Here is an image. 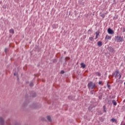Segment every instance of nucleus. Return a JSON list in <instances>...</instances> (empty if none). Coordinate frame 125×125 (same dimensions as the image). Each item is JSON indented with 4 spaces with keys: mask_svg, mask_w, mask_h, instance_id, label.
I'll list each match as a JSON object with an SVG mask.
<instances>
[{
    "mask_svg": "<svg viewBox=\"0 0 125 125\" xmlns=\"http://www.w3.org/2000/svg\"><path fill=\"white\" fill-rule=\"evenodd\" d=\"M88 87L89 88V89H94V88L96 87V84L92 82H90L88 84Z\"/></svg>",
    "mask_w": 125,
    "mask_h": 125,
    "instance_id": "nucleus-1",
    "label": "nucleus"
},
{
    "mask_svg": "<svg viewBox=\"0 0 125 125\" xmlns=\"http://www.w3.org/2000/svg\"><path fill=\"white\" fill-rule=\"evenodd\" d=\"M115 38L117 42H123V37L117 36L115 37Z\"/></svg>",
    "mask_w": 125,
    "mask_h": 125,
    "instance_id": "nucleus-2",
    "label": "nucleus"
},
{
    "mask_svg": "<svg viewBox=\"0 0 125 125\" xmlns=\"http://www.w3.org/2000/svg\"><path fill=\"white\" fill-rule=\"evenodd\" d=\"M107 32H108V34H109L110 35H113V34L114 33V31H113V30H112L110 28L108 29Z\"/></svg>",
    "mask_w": 125,
    "mask_h": 125,
    "instance_id": "nucleus-3",
    "label": "nucleus"
},
{
    "mask_svg": "<svg viewBox=\"0 0 125 125\" xmlns=\"http://www.w3.org/2000/svg\"><path fill=\"white\" fill-rule=\"evenodd\" d=\"M0 125H4V120L2 117H0Z\"/></svg>",
    "mask_w": 125,
    "mask_h": 125,
    "instance_id": "nucleus-4",
    "label": "nucleus"
},
{
    "mask_svg": "<svg viewBox=\"0 0 125 125\" xmlns=\"http://www.w3.org/2000/svg\"><path fill=\"white\" fill-rule=\"evenodd\" d=\"M108 50H109L110 52H112L113 53L115 52V50H114V48L111 46L108 47Z\"/></svg>",
    "mask_w": 125,
    "mask_h": 125,
    "instance_id": "nucleus-5",
    "label": "nucleus"
},
{
    "mask_svg": "<svg viewBox=\"0 0 125 125\" xmlns=\"http://www.w3.org/2000/svg\"><path fill=\"white\" fill-rule=\"evenodd\" d=\"M119 70H117L113 74V75H114L115 78L117 79L118 78V75H119Z\"/></svg>",
    "mask_w": 125,
    "mask_h": 125,
    "instance_id": "nucleus-6",
    "label": "nucleus"
},
{
    "mask_svg": "<svg viewBox=\"0 0 125 125\" xmlns=\"http://www.w3.org/2000/svg\"><path fill=\"white\" fill-rule=\"evenodd\" d=\"M111 38H112V37L109 35H106L105 38V40H111Z\"/></svg>",
    "mask_w": 125,
    "mask_h": 125,
    "instance_id": "nucleus-7",
    "label": "nucleus"
},
{
    "mask_svg": "<svg viewBox=\"0 0 125 125\" xmlns=\"http://www.w3.org/2000/svg\"><path fill=\"white\" fill-rule=\"evenodd\" d=\"M81 66L82 68H83V69H84V68H85V64L83 63H81Z\"/></svg>",
    "mask_w": 125,
    "mask_h": 125,
    "instance_id": "nucleus-8",
    "label": "nucleus"
},
{
    "mask_svg": "<svg viewBox=\"0 0 125 125\" xmlns=\"http://www.w3.org/2000/svg\"><path fill=\"white\" fill-rule=\"evenodd\" d=\"M98 45L99 46H102V42L101 41H99L98 42Z\"/></svg>",
    "mask_w": 125,
    "mask_h": 125,
    "instance_id": "nucleus-9",
    "label": "nucleus"
},
{
    "mask_svg": "<svg viewBox=\"0 0 125 125\" xmlns=\"http://www.w3.org/2000/svg\"><path fill=\"white\" fill-rule=\"evenodd\" d=\"M103 110L104 113H106V112H107V111L106 110V106L105 105L103 106Z\"/></svg>",
    "mask_w": 125,
    "mask_h": 125,
    "instance_id": "nucleus-10",
    "label": "nucleus"
},
{
    "mask_svg": "<svg viewBox=\"0 0 125 125\" xmlns=\"http://www.w3.org/2000/svg\"><path fill=\"white\" fill-rule=\"evenodd\" d=\"M112 103L113 104V105H114L115 106L117 105V102L116 101V100H113Z\"/></svg>",
    "mask_w": 125,
    "mask_h": 125,
    "instance_id": "nucleus-11",
    "label": "nucleus"
},
{
    "mask_svg": "<svg viewBox=\"0 0 125 125\" xmlns=\"http://www.w3.org/2000/svg\"><path fill=\"white\" fill-rule=\"evenodd\" d=\"M106 13H103L102 14L101 16V17H102L103 18H104V17H105V16H106Z\"/></svg>",
    "mask_w": 125,
    "mask_h": 125,
    "instance_id": "nucleus-12",
    "label": "nucleus"
},
{
    "mask_svg": "<svg viewBox=\"0 0 125 125\" xmlns=\"http://www.w3.org/2000/svg\"><path fill=\"white\" fill-rule=\"evenodd\" d=\"M9 32L11 33V34H14V30L13 29H10Z\"/></svg>",
    "mask_w": 125,
    "mask_h": 125,
    "instance_id": "nucleus-13",
    "label": "nucleus"
},
{
    "mask_svg": "<svg viewBox=\"0 0 125 125\" xmlns=\"http://www.w3.org/2000/svg\"><path fill=\"white\" fill-rule=\"evenodd\" d=\"M47 120L48 121H49V122H51V117H50V116H48L47 117Z\"/></svg>",
    "mask_w": 125,
    "mask_h": 125,
    "instance_id": "nucleus-14",
    "label": "nucleus"
},
{
    "mask_svg": "<svg viewBox=\"0 0 125 125\" xmlns=\"http://www.w3.org/2000/svg\"><path fill=\"white\" fill-rule=\"evenodd\" d=\"M96 75L97 76H98V77H100V76H101V74L100 73H99V72H96Z\"/></svg>",
    "mask_w": 125,
    "mask_h": 125,
    "instance_id": "nucleus-15",
    "label": "nucleus"
},
{
    "mask_svg": "<svg viewBox=\"0 0 125 125\" xmlns=\"http://www.w3.org/2000/svg\"><path fill=\"white\" fill-rule=\"evenodd\" d=\"M111 121H112V122H113V123H115V122H117V120H116L114 118L111 119Z\"/></svg>",
    "mask_w": 125,
    "mask_h": 125,
    "instance_id": "nucleus-16",
    "label": "nucleus"
},
{
    "mask_svg": "<svg viewBox=\"0 0 125 125\" xmlns=\"http://www.w3.org/2000/svg\"><path fill=\"white\" fill-rule=\"evenodd\" d=\"M107 87L108 88V89H111V86L110 85H109L107 83Z\"/></svg>",
    "mask_w": 125,
    "mask_h": 125,
    "instance_id": "nucleus-17",
    "label": "nucleus"
},
{
    "mask_svg": "<svg viewBox=\"0 0 125 125\" xmlns=\"http://www.w3.org/2000/svg\"><path fill=\"white\" fill-rule=\"evenodd\" d=\"M30 86L32 87L34 86V84L33 83H30L29 84Z\"/></svg>",
    "mask_w": 125,
    "mask_h": 125,
    "instance_id": "nucleus-18",
    "label": "nucleus"
},
{
    "mask_svg": "<svg viewBox=\"0 0 125 125\" xmlns=\"http://www.w3.org/2000/svg\"><path fill=\"white\" fill-rule=\"evenodd\" d=\"M4 51H5V53H6L7 52V51H8V49L7 48H5Z\"/></svg>",
    "mask_w": 125,
    "mask_h": 125,
    "instance_id": "nucleus-19",
    "label": "nucleus"
},
{
    "mask_svg": "<svg viewBox=\"0 0 125 125\" xmlns=\"http://www.w3.org/2000/svg\"><path fill=\"white\" fill-rule=\"evenodd\" d=\"M89 40H90V41H93V37H90L89 38Z\"/></svg>",
    "mask_w": 125,
    "mask_h": 125,
    "instance_id": "nucleus-20",
    "label": "nucleus"
},
{
    "mask_svg": "<svg viewBox=\"0 0 125 125\" xmlns=\"http://www.w3.org/2000/svg\"><path fill=\"white\" fill-rule=\"evenodd\" d=\"M122 32H123V33H125V28H123Z\"/></svg>",
    "mask_w": 125,
    "mask_h": 125,
    "instance_id": "nucleus-21",
    "label": "nucleus"
},
{
    "mask_svg": "<svg viewBox=\"0 0 125 125\" xmlns=\"http://www.w3.org/2000/svg\"><path fill=\"white\" fill-rule=\"evenodd\" d=\"M14 75L16 76V77H17V78H18V74H17V73H14Z\"/></svg>",
    "mask_w": 125,
    "mask_h": 125,
    "instance_id": "nucleus-22",
    "label": "nucleus"
},
{
    "mask_svg": "<svg viewBox=\"0 0 125 125\" xmlns=\"http://www.w3.org/2000/svg\"><path fill=\"white\" fill-rule=\"evenodd\" d=\"M96 35L99 36V33L98 32H96Z\"/></svg>",
    "mask_w": 125,
    "mask_h": 125,
    "instance_id": "nucleus-23",
    "label": "nucleus"
},
{
    "mask_svg": "<svg viewBox=\"0 0 125 125\" xmlns=\"http://www.w3.org/2000/svg\"><path fill=\"white\" fill-rule=\"evenodd\" d=\"M99 84H102V82L99 81Z\"/></svg>",
    "mask_w": 125,
    "mask_h": 125,
    "instance_id": "nucleus-24",
    "label": "nucleus"
},
{
    "mask_svg": "<svg viewBox=\"0 0 125 125\" xmlns=\"http://www.w3.org/2000/svg\"><path fill=\"white\" fill-rule=\"evenodd\" d=\"M64 72L63 71V70H62V71H61V74H64Z\"/></svg>",
    "mask_w": 125,
    "mask_h": 125,
    "instance_id": "nucleus-25",
    "label": "nucleus"
},
{
    "mask_svg": "<svg viewBox=\"0 0 125 125\" xmlns=\"http://www.w3.org/2000/svg\"><path fill=\"white\" fill-rule=\"evenodd\" d=\"M98 39V35H96L95 39Z\"/></svg>",
    "mask_w": 125,
    "mask_h": 125,
    "instance_id": "nucleus-26",
    "label": "nucleus"
},
{
    "mask_svg": "<svg viewBox=\"0 0 125 125\" xmlns=\"http://www.w3.org/2000/svg\"><path fill=\"white\" fill-rule=\"evenodd\" d=\"M119 76H120V77H119V80H120V79H121V78H122V75L119 74Z\"/></svg>",
    "mask_w": 125,
    "mask_h": 125,
    "instance_id": "nucleus-27",
    "label": "nucleus"
},
{
    "mask_svg": "<svg viewBox=\"0 0 125 125\" xmlns=\"http://www.w3.org/2000/svg\"><path fill=\"white\" fill-rule=\"evenodd\" d=\"M54 26H55V25L54 24L53 26V28H54L55 29L56 27H54Z\"/></svg>",
    "mask_w": 125,
    "mask_h": 125,
    "instance_id": "nucleus-28",
    "label": "nucleus"
},
{
    "mask_svg": "<svg viewBox=\"0 0 125 125\" xmlns=\"http://www.w3.org/2000/svg\"><path fill=\"white\" fill-rule=\"evenodd\" d=\"M91 94H93V92H91Z\"/></svg>",
    "mask_w": 125,
    "mask_h": 125,
    "instance_id": "nucleus-29",
    "label": "nucleus"
}]
</instances>
